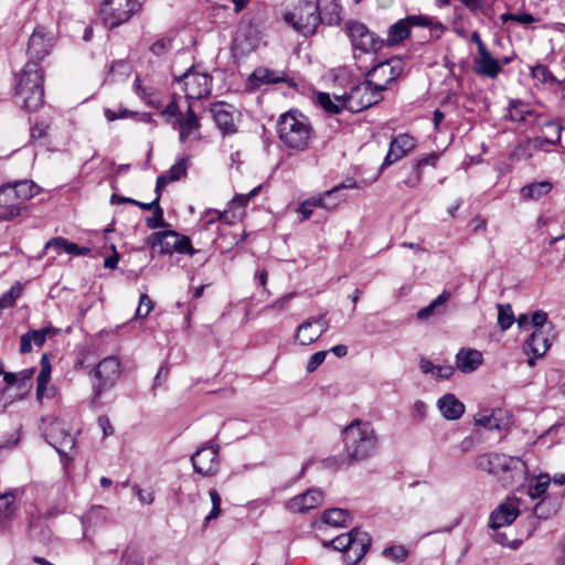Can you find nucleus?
<instances>
[{
    "mask_svg": "<svg viewBox=\"0 0 565 565\" xmlns=\"http://www.w3.org/2000/svg\"><path fill=\"white\" fill-rule=\"evenodd\" d=\"M54 45V38L43 26H36L29 39L26 53L29 61L17 75L15 98L22 108L34 111L44 100V73L40 62Z\"/></svg>",
    "mask_w": 565,
    "mask_h": 565,
    "instance_id": "obj_1",
    "label": "nucleus"
},
{
    "mask_svg": "<svg viewBox=\"0 0 565 565\" xmlns=\"http://www.w3.org/2000/svg\"><path fill=\"white\" fill-rule=\"evenodd\" d=\"M345 457L342 465H356L373 457L377 450L379 438L372 425L360 419L352 420L342 429Z\"/></svg>",
    "mask_w": 565,
    "mask_h": 565,
    "instance_id": "obj_2",
    "label": "nucleus"
},
{
    "mask_svg": "<svg viewBox=\"0 0 565 565\" xmlns=\"http://www.w3.org/2000/svg\"><path fill=\"white\" fill-rule=\"evenodd\" d=\"M276 127L279 140L291 150H307L315 137L310 119L298 109L281 114Z\"/></svg>",
    "mask_w": 565,
    "mask_h": 565,
    "instance_id": "obj_3",
    "label": "nucleus"
},
{
    "mask_svg": "<svg viewBox=\"0 0 565 565\" xmlns=\"http://www.w3.org/2000/svg\"><path fill=\"white\" fill-rule=\"evenodd\" d=\"M383 86H374L373 79L365 78L363 82L353 85L350 92L342 95H334L335 100H343L345 109L352 113H360L367 109L383 99Z\"/></svg>",
    "mask_w": 565,
    "mask_h": 565,
    "instance_id": "obj_4",
    "label": "nucleus"
},
{
    "mask_svg": "<svg viewBox=\"0 0 565 565\" xmlns=\"http://www.w3.org/2000/svg\"><path fill=\"white\" fill-rule=\"evenodd\" d=\"M90 376L93 379L92 402L96 403L105 392L116 385L120 376L119 359L113 355L104 358L92 370Z\"/></svg>",
    "mask_w": 565,
    "mask_h": 565,
    "instance_id": "obj_5",
    "label": "nucleus"
},
{
    "mask_svg": "<svg viewBox=\"0 0 565 565\" xmlns=\"http://www.w3.org/2000/svg\"><path fill=\"white\" fill-rule=\"evenodd\" d=\"M140 9L138 0H105L100 7V17L106 26L114 29L127 22Z\"/></svg>",
    "mask_w": 565,
    "mask_h": 565,
    "instance_id": "obj_6",
    "label": "nucleus"
},
{
    "mask_svg": "<svg viewBox=\"0 0 565 565\" xmlns=\"http://www.w3.org/2000/svg\"><path fill=\"white\" fill-rule=\"evenodd\" d=\"M284 20L305 36L315 34L321 23L320 17H317L315 3L309 0H299L294 11L285 13Z\"/></svg>",
    "mask_w": 565,
    "mask_h": 565,
    "instance_id": "obj_7",
    "label": "nucleus"
},
{
    "mask_svg": "<svg viewBox=\"0 0 565 565\" xmlns=\"http://www.w3.org/2000/svg\"><path fill=\"white\" fill-rule=\"evenodd\" d=\"M345 29L351 44L355 50H360L363 53H375L384 45V40L370 31L367 26L361 22L348 21Z\"/></svg>",
    "mask_w": 565,
    "mask_h": 565,
    "instance_id": "obj_8",
    "label": "nucleus"
},
{
    "mask_svg": "<svg viewBox=\"0 0 565 565\" xmlns=\"http://www.w3.org/2000/svg\"><path fill=\"white\" fill-rule=\"evenodd\" d=\"M174 79L183 85L186 99L204 98L212 90V76L193 68H189L180 76H174Z\"/></svg>",
    "mask_w": 565,
    "mask_h": 565,
    "instance_id": "obj_9",
    "label": "nucleus"
},
{
    "mask_svg": "<svg viewBox=\"0 0 565 565\" xmlns=\"http://www.w3.org/2000/svg\"><path fill=\"white\" fill-rule=\"evenodd\" d=\"M403 72L401 60L390 58L374 64L366 73L365 78L373 79L374 86H383V92L397 79Z\"/></svg>",
    "mask_w": 565,
    "mask_h": 565,
    "instance_id": "obj_10",
    "label": "nucleus"
},
{
    "mask_svg": "<svg viewBox=\"0 0 565 565\" xmlns=\"http://www.w3.org/2000/svg\"><path fill=\"white\" fill-rule=\"evenodd\" d=\"M191 461L196 473L203 477L216 475L220 468L218 445L204 444L191 456Z\"/></svg>",
    "mask_w": 565,
    "mask_h": 565,
    "instance_id": "obj_11",
    "label": "nucleus"
},
{
    "mask_svg": "<svg viewBox=\"0 0 565 565\" xmlns=\"http://www.w3.org/2000/svg\"><path fill=\"white\" fill-rule=\"evenodd\" d=\"M527 472V465L520 457L503 454V460H501L498 468V477H500L504 487L522 482L525 480Z\"/></svg>",
    "mask_w": 565,
    "mask_h": 565,
    "instance_id": "obj_12",
    "label": "nucleus"
},
{
    "mask_svg": "<svg viewBox=\"0 0 565 565\" xmlns=\"http://www.w3.org/2000/svg\"><path fill=\"white\" fill-rule=\"evenodd\" d=\"M260 42V32L258 28L248 22L242 24L234 39L233 50L241 55H246L255 51Z\"/></svg>",
    "mask_w": 565,
    "mask_h": 565,
    "instance_id": "obj_13",
    "label": "nucleus"
},
{
    "mask_svg": "<svg viewBox=\"0 0 565 565\" xmlns=\"http://www.w3.org/2000/svg\"><path fill=\"white\" fill-rule=\"evenodd\" d=\"M329 323L324 316L309 318L297 328L296 340L301 345H308L316 342L327 330Z\"/></svg>",
    "mask_w": 565,
    "mask_h": 565,
    "instance_id": "obj_14",
    "label": "nucleus"
},
{
    "mask_svg": "<svg viewBox=\"0 0 565 565\" xmlns=\"http://www.w3.org/2000/svg\"><path fill=\"white\" fill-rule=\"evenodd\" d=\"M371 536L359 527L351 530V543L344 554L347 565H356L366 554L371 546Z\"/></svg>",
    "mask_w": 565,
    "mask_h": 565,
    "instance_id": "obj_15",
    "label": "nucleus"
},
{
    "mask_svg": "<svg viewBox=\"0 0 565 565\" xmlns=\"http://www.w3.org/2000/svg\"><path fill=\"white\" fill-rule=\"evenodd\" d=\"M213 120L223 136L237 132V126L234 122V107L225 102L213 103L210 107Z\"/></svg>",
    "mask_w": 565,
    "mask_h": 565,
    "instance_id": "obj_16",
    "label": "nucleus"
},
{
    "mask_svg": "<svg viewBox=\"0 0 565 565\" xmlns=\"http://www.w3.org/2000/svg\"><path fill=\"white\" fill-rule=\"evenodd\" d=\"M416 146V140L408 134H399L392 139L387 154L380 171L408 154Z\"/></svg>",
    "mask_w": 565,
    "mask_h": 565,
    "instance_id": "obj_17",
    "label": "nucleus"
},
{
    "mask_svg": "<svg viewBox=\"0 0 565 565\" xmlns=\"http://www.w3.org/2000/svg\"><path fill=\"white\" fill-rule=\"evenodd\" d=\"M323 500V493L319 489L312 488L308 491L291 498L286 507L295 513H305L317 508Z\"/></svg>",
    "mask_w": 565,
    "mask_h": 565,
    "instance_id": "obj_18",
    "label": "nucleus"
},
{
    "mask_svg": "<svg viewBox=\"0 0 565 565\" xmlns=\"http://www.w3.org/2000/svg\"><path fill=\"white\" fill-rule=\"evenodd\" d=\"M22 203L17 198V194L11 189V184L0 188V220L11 221L20 214Z\"/></svg>",
    "mask_w": 565,
    "mask_h": 565,
    "instance_id": "obj_19",
    "label": "nucleus"
},
{
    "mask_svg": "<svg viewBox=\"0 0 565 565\" xmlns=\"http://www.w3.org/2000/svg\"><path fill=\"white\" fill-rule=\"evenodd\" d=\"M46 436L50 438V445H52L61 456L66 455L75 445L74 437L61 427L57 422L50 424Z\"/></svg>",
    "mask_w": 565,
    "mask_h": 565,
    "instance_id": "obj_20",
    "label": "nucleus"
},
{
    "mask_svg": "<svg viewBox=\"0 0 565 565\" xmlns=\"http://www.w3.org/2000/svg\"><path fill=\"white\" fill-rule=\"evenodd\" d=\"M520 510L513 501L501 503L490 515L489 526L498 530L504 525L512 524L519 516Z\"/></svg>",
    "mask_w": 565,
    "mask_h": 565,
    "instance_id": "obj_21",
    "label": "nucleus"
},
{
    "mask_svg": "<svg viewBox=\"0 0 565 565\" xmlns=\"http://www.w3.org/2000/svg\"><path fill=\"white\" fill-rule=\"evenodd\" d=\"M178 232L168 230L150 234L146 244L152 249L159 247L160 254H172L175 252Z\"/></svg>",
    "mask_w": 565,
    "mask_h": 565,
    "instance_id": "obj_22",
    "label": "nucleus"
},
{
    "mask_svg": "<svg viewBox=\"0 0 565 565\" xmlns=\"http://www.w3.org/2000/svg\"><path fill=\"white\" fill-rule=\"evenodd\" d=\"M473 62L475 72L489 78L498 77L502 71L500 62L491 55L488 49H482Z\"/></svg>",
    "mask_w": 565,
    "mask_h": 565,
    "instance_id": "obj_23",
    "label": "nucleus"
},
{
    "mask_svg": "<svg viewBox=\"0 0 565 565\" xmlns=\"http://www.w3.org/2000/svg\"><path fill=\"white\" fill-rule=\"evenodd\" d=\"M437 407L447 420H457L465 414V404L454 394L447 393L437 401Z\"/></svg>",
    "mask_w": 565,
    "mask_h": 565,
    "instance_id": "obj_24",
    "label": "nucleus"
},
{
    "mask_svg": "<svg viewBox=\"0 0 565 565\" xmlns=\"http://www.w3.org/2000/svg\"><path fill=\"white\" fill-rule=\"evenodd\" d=\"M315 8L321 23L334 25L340 22L341 7L335 0H317Z\"/></svg>",
    "mask_w": 565,
    "mask_h": 565,
    "instance_id": "obj_25",
    "label": "nucleus"
},
{
    "mask_svg": "<svg viewBox=\"0 0 565 565\" xmlns=\"http://www.w3.org/2000/svg\"><path fill=\"white\" fill-rule=\"evenodd\" d=\"M482 362V353L478 350L461 349L456 355V366L463 373L476 371Z\"/></svg>",
    "mask_w": 565,
    "mask_h": 565,
    "instance_id": "obj_26",
    "label": "nucleus"
},
{
    "mask_svg": "<svg viewBox=\"0 0 565 565\" xmlns=\"http://www.w3.org/2000/svg\"><path fill=\"white\" fill-rule=\"evenodd\" d=\"M249 79L260 84L286 83L290 87L296 85L292 79L288 78L285 72H277L266 67L255 68Z\"/></svg>",
    "mask_w": 565,
    "mask_h": 565,
    "instance_id": "obj_27",
    "label": "nucleus"
},
{
    "mask_svg": "<svg viewBox=\"0 0 565 565\" xmlns=\"http://www.w3.org/2000/svg\"><path fill=\"white\" fill-rule=\"evenodd\" d=\"M407 21L409 29L413 26H425L430 31V38L439 39L445 31V26L439 21H435L426 15H407L405 18Z\"/></svg>",
    "mask_w": 565,
    "mask_h": 565,
    "instance_id": "obj_28",
    "label": "nucleus"
},
{
    "mask_svg": "<svg viewBox=\"0 0 565 565\" xmlns=\"http://www.w3.org/2000/svg\"><path fill=\"white\" fill-rule=\"evenodd\" d=\"M525 345L533 354V358L537 359L545 354L551 344L544 331L542 329H535L526 339Z\"/></svg>",
    "mask_w": 565,
    "mask_h": 565,
    "instance_id": "obj_29",
    "label": "nucleus"
},
{
    "mask_svg": "<svg viewBox=\"0 0 565 565\" xmlns=\"http://www.w3.org/2000/svg\"><path fill=\"white\" fill-rule=\"evenodd\" d=\"M54 248L57 252H65L71 255L84 256L89 254L90 249L85 246H79L73 242H68L63 237H54L45 244V249Z\"/></svg>",
    "mask_w": 565,
    "mask_h": 565,
    "instance_id": "obj_30",
    "label": "nucleus"
},
{
    "mask_svg": "<svg viewBox=\"0 0 565 565\" xmlns=\"http://www.w3.org/2000/svg\"><path fill=\"white\" fill-rule=\"evenodd\" d=\"M411 29L408 26L407 21L404 19H399L394 24H392L387 30V39L384 41V45L394 46L403 42L405 39L409 36Z\"/></svg>",
    "mask_w": 565,
    "mask_h": 565,
    "instance_id": "obj_31",
    "label": "nucleus"
},
{
    "mask_svg": "<svg viewBox=\"0 0 565 565\" xmlns=\"http://www.w3.org/2000/svg\"><path fill=\"white\" fill-rule=\"evenodd\" d=\"M501 460H503V454L486 452L476 458V466L478 469L489 475L498 476V468Z\"/></svg>",
    "mask_w": 565,
    "mask_h": 565,
    "instance_id": "obj_32",
    "label": "nucleus"
},
{
    "mask_svg": "<svg viewBox=\"0 0 565 565\" xmlns=\"http://www.w3.org/2000/svg\"><path fill=\"white\" fill-rule=\"evenodd\" d=\"M553 184L550 181L533 182L521 189V195L526 200H539L551 192Z\"/></svg>",
    "mask_w": 565,
    "mask_h": 565,
    "instance_id": "obj_33",
    "label": "nucleus"
},
{
    "mask_svg": "<svg viewBox=\"0 0 565 565\" xmlns=\"http://www.w3.org/2000/svg\"><path fill=\"white\" fill-rule=\"evenodd\" d=\"M450 291L444 290L438 297H436L428 306L419 309L416 313L417 319L424 320L436 313L441 312V307L450 299Z\"/></svg>",
    "mask_w": 565,
    "mask_h": 565,
    "instance_id": "obj_34",
    "label": "nucleus"
},
{
    "mask_svg": "<svg viewBox=\"0 0 565 565\" xmlns=\"http://www.w3.org/2000/svg\"><path fill=\"white\" fill-rule=\"evenodd\" d=\"M173 128H179V140L184 142L194 131L201 127L199 119L185 118L183 115L173 119Z\"/></svg>",
    "mask_w": 565,
    "mask_h": 565,
    "instance_id": "obj_35",
    "label": "nucleus"
},
{
    "mask_svg": "<svg viewBox=\"0 0 565 565\" xmlns=\"http://www.w3.org/2000/svg\"><path fill=\"white\" fill-rule=\"evenodd\" d=\"M141 209L146 211H153L152 215L146 220V224L150 230L164 226L163 210L160 206L159 195H157L152 202L141 205Z\"/></svg>",
    "mask_w": 565,
    "mask_h": 565,
    "instance_id": "obj_36",
    "label": "nucleus"
},
{
    "mask_svg": "<svg viewBox=\"0 0 565 565\" xmlns=\"http://www.w3.org/2000/svg\"><path fill=\"white\" fill-rule=\"evenodd\" d=\"M130 73V64L125 60H119L111 64L105 81L109 83L122 82L129 77Z\"/></svg>",
    "mask_w": 565,
    "mask_h": 565,
    "instance_id": "obj_37",
    "label": "nucleus"
},
{
    "mask_svg": "<svg viewBox=\"0 0 565 565\" xmlns=\"http://www.w3.org/2000/svg\"><path fill=\"white\" fill-rule=\"evenodd\" d=\"M475 424L489 430H502L504 428V424L497 416L494 411H483L478 413L475 417Z\"/></svg>",
    "mask_w": 565,
    "mask_h": 565,
    "instance_id": "obj_38",
    "label": "nucleus"
},
{
    "mask_svg": "<svg viewBox=\"0 0 565 565\" xmlns=\"http://www.w3.org/2000/svg\"><path fill=\"white\" fill-rule=\"evenodd\" d=\"M322 520L333 526H347L348 522L351 521V514L348 510L333 508L323 513Z\"/></svg>",
    "mask_w": 565,
    "mask_h": 565,
    "instance_id": "obj_39",
    "label": "nucleus"
},
{
    "mask_svg": "<svg viewBox=\"0 0 565 565\" xmlns=\"http://www.w3.org/2000/svg\"><path fill=\"white\" fill-rule=\"evenodd\" d=\"M11 189L17 194V198L22 205L36 194V185L29 180L18 181L11 184Z\"/></svg>",
    "mask_w": 565,
    "mask_h": 565,
    "instance_id": "obj_40",
    "label": "nucleus"
},
{
    "mask_svg": "<svg viewBox=\"0 0 565 565\" xmlns=\"http://www.w3.org/2000/svg\"><path fill=\"white\" fill-rule=\"evenodd\" d=\"M15 492L17 490L0 493V520H8L15 512Z\"/></svg>",
    "mask_w": 565,
    "mask_h": 565,
    "instance_id": "obj_41",
    "label": "nucleus"
},
{
    "mask_svg": "<svg viewBox=\"0 0 565 565\" xmlns=\"http://www.w3.org/2000/svg\"><path fill=\"white\" fill-rule=\"evenodd\" d=\"M509 117L513 121H524L527 116L533 115V110L526 109L525 104L519 99H511L509 103Z\"/></svg>",
    "mask_w": 565,
    "mask_h": 565,
    "instance_id": "obj_42",
    "label": "nucleus"
},
{
    "mask_svg": "<svg viewBox=\"0 0 565 565\" xmlns=\"http://www.w3.org/2000/svg\"><path fill=\"white\" fill-rule=\"evenodd\" d=\"M439 159V154L436 152H431L419 159L414 166V170L416 172L415 181H405V183L409 186H415L422 179V170L426 166H435Z\"/></svg>",
    "mask_w": 565,
    "mask_h": 565,
    "instance_id": "obj_43",
    "label": "nucleus"
},
{
    "mask_svg": "<svg viewBox=\"0 0 565 565\" xmlns=\"http://www.w3.org/2000/svg\"><path fill=\"white\" fill-rule=\"evenodd\" d=\"M498 324L501 331L508 330L514 322L515 318L511 305L499 303L498 306Z\"/></svg>",
    "mask_w": 565,
    "mask_h": 565,
    "instance_id": "obj_44",
    "label": "nucleus"
},
{
    "mask_svg": "<svg viewBox=\"0 0 565 565\" xmlns=\"http://www.w3.org/2000/svg\"><path fill=\"white\" fill-rule=\"evenodd\" d=\"M550 482L551 478L548 475H540L536 478V482L529 486L527 495L533 500L541 498L547 491Z\"/></svg>",
    "mask_w": 565,
    "mask_h": 565,
    "instance_id": "obj_45",
    "label": "nucleus"
},
{
    "mask_svg": "<svg viewBox=\"0 0 565 565\" xmlns=\"http://www.w3.org/2000/svg\"><path fill=\"white\" fill-rule=\"evenodd\" d=\"M317 99L319 105L329 114L338 115L345 109L343 100L333 102L328 93H319Z\"/></svg>",
    "mask_w": 565,
    "mask_h": 565,
    "instance_id": "obj_46",
    "label": "nucleus"
},
{
    "mask_svg": "<svg viewBox=\"0 0 565 565\" xmlns=\"http://www.w3.org/2000/svg\"><path fill=\"white\" fill-rule=\"evenodd\" d=\"M337 193H338V189H331V190L323 192L319 196H312V198L308 199V201L312 207H322V209L331 211L338 206L339 200L333 201L332 203H327V200L331 199Z\"/></svg>",
    "mask_w": 565,
    "mask_h": 565,
    "instance_id": "obj_47",
    "label": "nucleus"
},
{
    "mask_svg": "<svg viewBox=\"0 0 565 565\" xmlns=\"http://www.w3.org/2000/svg\"><path fill=\"white\" fill-rule=\"evenodd\" d=\"M188 158L179 159L167 172L166 178L169 182L179 181L181 178L186 175L188 170Z\"/></svg>",
    "mask_w": 565,
    "mask_h": 565,
    "instance_id": "obj_48",
    "label": "nucleus"
},
{
    "mask_svg": "<svg viewBox=\"0 0 565 565\" xmlns=\"http://www.w3.org/2000/svg\"><path fill=\"white\" fill-rule=\"evenodd\" d=\"M183 114L178 105L175 95L172 96L171 102L160 111L167 124L173 125V119H178Z\"/></svg>",
    "mask_w": 565,
    "mask_h": 565,
    "instance_id": "obj_49",
    "label": "nucleus"
},
{
    "mask_svg": "<svg viewBox=\"0 0 565 565\" xmlns=\"http://www.w3.org/2000/svg\"><path fill=\"white\" fill-rule=\"evenodd\" d=\"M21 291L22 288L19 282L11 286V288L0 297V311L6 308L12 307L17 298L20 297Z\"/></svg>",
    "mask_w": 565,
    "mask_h": 565,
    "instance_id": "obj_50",
    "label": "nucleus"
},
{
    "mask_svg": "<svg viewBox=\"0 0 565 565\" xmlns=\"http://www.w3.org/2000/svg\"><path fill=\"white\" fill-rule=\"evenodd\" d=\"M531 75L541 83H555V76L550 72L548 67L543 64H536L531 67Z\"/></svg>",
    "mask_w": 565,
    "mask_h": 565,
    "instance_id": "obj_51",
    "label": "nucleus"
},
{
    "mask_svg": "<svg viewBox=\"0 0 565 565\" xmlns=\"http://www.w3.org/2000/svg\"><path fill=\"white\" fill-rule=\"evenodd\" d=\"M50 129V124L45 121H36L30 128V141L36 142L47 138V131Z\"/></svg>",
    "mask_w": 565,
    "mask_h": 565,
    "instance_id": "obj_52",
    "label": "nucleus"
},
{
    "mask_svg": "<svg viewBox=\"0 0 565 565\" xmlns=\"http://www.w3.org/2000/svg\"><path fill=\"white\" fill-rule=\"evenodd\" d=\"M383 555L395 563H403L407 558L408 552L404 546L396 545L384 548Z\"/></svg>",
    "mask_w": 565,
    "mask_h": 565,
    "instance_id": "obj_53",
    "label": "nucleus"
},
{
    "mask_svg": "<svg viewBox=\"0 0 565 565\" xmlns=\"http://www.w3.org/2000/svg\"><path fill=\"white\" fill-rule=\"evenodd\" d=\"M547 137L545 141L550 145H557L561 141L562 126L555 121H547L544 124Z\"/></svg>",
    "mask_w": 565,
    "mask_h": 565,
    "instance_id": "obj_54",
    "label": "nucleus"
},
{
    "mask_svg": "<svg viewBox=\"0 0 565 565\" xmlns=\"http://www.w3.org/2000/svg\"><path fill=\"white\" fill-rule=\"evenodd\" d=\"M351 543V531L348 533H343L338 535L330 542H323L324 546H332L335 551H341L345 554L348 546Z\"/></svg>",
    "mask_w": 565,
    "mask_h": 565,
    "instance_id": "obj_55",
    "label": "nucleus"
},
{
    "mask_svg": "<svg viewBox=\"0 0 565 565\" xmlns=\"http://www.w3.org/2000/svg\"><path fill=\"white\" fill-rule=\"evenodd\" d=\"M56 332H57V330L54 328H42L39 330L29 331L28 333L30 334L32 342L36 347H42L46 340V337L54 335V334H56Z\"/></svg>",
    "mask_w": 565,
    "mask_h": 565,
    "instance_id": "obj_56",
    "label": "nucleus"
},
{
    "mask_svg": "<svg viewBox=\"0 0 565 565\" xmlns=\"http://www.w3.org/2000/svg\"><path fill=\"white\" fill-rule=\"evenodd\" d=\"M153 309V302L147 294H141L139 298V305L136 310V318L145 319Z\"/></svg>",
    "mask_w": 565,
    "mask_h": 565,
    "instance_id": "obj_57",
    "label": "nucleus"
},
{
    "mask_svg": "<svg viewBox=\"0 0 565 565\" xmlns=\"http://www.w3.org/2000/svg\"><path fill=\"white\" fill-rule=\"evenodd\" d=\"M34 369H25L21 372H18V383L17 388L22 392V394L26 393L31 387V379L33 376Z\"/></svg>",
    "mask_w": 565,
    "mask_h": 565,
    "instance_id": "obj_58",
    "label": "nucleus"
},
{
    "mask_svg": "<svg viewBox=\"0 0 565 565\" xmlns=\"http://www.w3.org/2000/svg\"><path fill=\"white\" fill-rule=\"evenodd\" d=\"M175 252L179 254H188L190 256L196 253V250L193 248L191 244V239L188 236L182 235L180 233H178Z\"/></svg>",
    "mask_w": 565,
    "mask_h": 565,
    "instance_id": "obj_59",
    "label": "nucleus"
},
{
    "mask_svg": "<svg viewBox=\"0 0 565 565\" xmlns=\"http://www.w3.org/2000/svg\"><path fill=\"white\" fill-rule=\"evenodd\" d=\"M172 49V41L170 38H161L157 40L152 45L150 46V51L157 55L161 56L166 53H168Z\"/></svg>",
    "mask_w": 565,
    "mask_h": 565,
    "instance_id": "obj_60",
    "label": "nucleus"
},
{
    "mask_svg": "<svg viewBox=\"0 0 565 565\" xmlns=\"http://www.w3.org/2000/svg\"><path fill=\"white\" fill-rule=\"evenodd\" d=\"M503 22L515 21L521 24H530L535 21V18L530 13H504L501 15Z\"/></svg>",
    "mask_w": 565,
    "mask_h": 565,
    "instance_id": "obj_61",
    "label": "nucleus"
},
{
    "mask_svg": "<svg viewBox=\"0 0 565 565\" xmlns=\"http://www.w3.org/2000/svg\"><path fill=\"white\" fill-rule=\"evenodd\" d=\"M104 115L108 121H114L117 119H124V118H128V117L138 116V113L128 110L126 108H122L119 111H115L109 108H105Z\"/></svg>",
    "mask_w": 565,
    "mask_h": 565,
    "instance_id": "obj_62",
    "label": "nucleus"
},
{
    "mask_svg": "<svg viewBox=\"0 0 565 565\" xmlns=\"http://www.w3.org/2000/svg\"><path fill=\"white\" fill-rule=\"evenodd\" d=\"M327 354V351H318L312 354L306 365V371L308 373L315 372L324 362Z\"/></svg>",
    "mask_w": 565,
    "mask_h": 565,
    "instance_id": "obj_63",
    "label": "nucleus"
},
{
    "mask_svg": "<svg viewBox=\"0 0 565 565\" xmlns=\"http://www.w3.org/2000/svg\"><path fill=\"white\" fill-rule=\"evenodd\" d=\"M106 510L100 505L92 507L85 516V521L89 524H96L99 519H105Z\"/></svg>",
    "mask_w": 565,
    "mask_h": 565,
    "instance_id": "obj_64",
    "label": "nucleus"
}]
</instances>
